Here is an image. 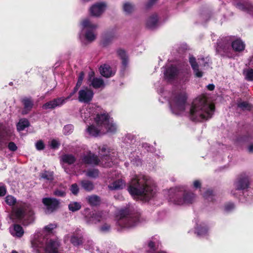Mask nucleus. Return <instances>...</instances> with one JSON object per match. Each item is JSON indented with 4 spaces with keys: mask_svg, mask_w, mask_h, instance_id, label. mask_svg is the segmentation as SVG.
<instances>
[{
    "mask_svg": "<svg viewBox=\"0 0 253 253\" xmlns=\"http://www.w3.org/2000/svg\"><path fill=\"white\" fill-rule=\"evenodd\" d=\"M82 206L80 203L77 202H71L68 205L69 211L75 212L80 210Z\"/></svg>",
    "mask_w": 253,
    "mask_h": 253,
    "instance_id": "35",
    "label": "nucleus"
},
{
    "mask_svg": "<svg viewBox=\"0 0 253 253\" xmlns=\"http://www.w3.org/2000/svg\"><path fill=\"white\" fill-rule=\"evenodd\" d=\"M53 174V171L44 170L42 173H41L40 176L42 178L51 182L54 179Z\"/></svg>",
    "mask_w": 253,
    "mask_h": 253,
    "instance_id": "31",
    "label": "nucleus"
},
{
    "mask_svg": "<svg viewBox=\"0 0 253 253\" xmlns=\"http://www.w3.org/2000/svg\"><path fill=\"white\" fill-rule=\"evenodd\" d=\"M104 127L107 130V132L115 133L117 130L116 125L113 123L108 122L107 125H105Z\"/></svg>",
    "mask_w": 253,
    "mask_h": 253,
    "instance_id": "44",
    "label": "nucleus"
},
{
    "mask_svg": "<svg viewBox=\"0 0 253 253\" xmlns=\"http://www.w3.org/2000/svg\"><path fill=\"white\" fill-rule=\"evenodd\" d=\"M113 36L112 35H105L101 41V43L104 46H107L112 41Z\"/></svg>",
    "mask_w": 253,
    "mask_h": 253,
    "instance_id": "45",
    "label": "nucleus"
},
{
    "mask_svg": "<svg viewBox=\"0 0 253 253\" xmlns=\"http://www.w3.org/2000/svg\"><path fill=\"white\" fill-rule=\"evenodd\" d=\"M195 197V194L186 190L183 186L171 189L169 192L170 201L177 205L192 204Z\"/></svg>",
    "mask_w": 253,
    "mask_h": 253,
    "instance_id": "3",
    "label": "nucleus"
},
{
    "mask_svg": "<svg viewBox=\"0 0 253 253\" xmlns=\"http://www.w3.org/2000/svg\"><path fill=\"white\" fill-rule=\"evenodd\" d=\"M84 72L83 71L81 72L79 74V76L78 77V80L83 82V79L84 78Z\"/></svg>",
    "mask_w": 253,
    "mask_h": 253,
    "instance_id": "61",
    "label": "nucleus"
},
{
    "mask_svg": "<svg viewBox=\"0 0 253 253\" xmlns=\"http://www.w3.org/2000/svg\"><path fill=\"white\" fill-rule=\"evenodd\" d=\"M13 230L15 232V236L19 238L21 237L24 233L23 228L19 224H14Z\"/></svg>",
    "mask_w": 253,
    "mask_h": 253,
    "instance_id": "34",
    "label": "nucleus"
},
{
    "mask_svg": "<svg viewBox=\"0 0 253 253\" xmlns=\"http://www.w3.org/2000/svg\"><path fill=\"white\" fill-rule=\"evenodd\" d=\"M230 44L232 50H234L235 52H241L245 49L246 44L240 38H237L233 41L231 40Z\"/></svg>",
    "mask_w": 253,
    "mask_h": 253,
    "instance_id": "17",
    "label": "nucleus"
},
{
    "mask_svg": "<svg viewBox=\"0 0 253 253\" xmlns=\"http://www.w3.org/2000/svg\"><path fill=\"white\" fill-rule=\"evenodd\" d=\"M87 132L90 135L97 136L98 135L100 132V129L98 128L94 125H92L88 126L87 128Z\"/></svg>",
    "mask_w": 253,
    "mask_h": 253,
    "instance_id": "32",
    "label": "nucleus"
},
{
    "mask_svg": "<svg viewBox=\"0 0 253 253\" xmlns=\"http://www.w3.org/2000/svg\"><path fill=\"white\" fill-rule=\"evenodd\" d=\"M60 145V143L55 139H52L51 141L50 146L52 149L55 150L58 149Z\"/></svg>",
    "mask_w": 253,
    "mask_h": 253,
    "instance_id": "47",
    "label": "nucleus"
},
{
    "mask_svg": "<svg viewBox=\"0 0 253 253\" xmlns=\"http://www.w3.org/2000/svg\"><path fill=\"white\" fill-rule=\"evenodd\" d=\"M70 242L75 246H79L83 244V237L74 234L71 236Z\"/></svg>",
    "mask_w": 253,
    "mask_h": 253,
    "instance_id": "29",
    "label": "nucleus"
},
{
    "mask_svg": "<svg viewBox=\"0 0 253 253\" xmlns=\"http://www.w3.org/2000/svg\"><path fill=\"white\" fill-rule=\"evenodd\" d=\"M235 208V205L232 203H229L225 205V210L227 211H229L233 209H234Z\"/></svg>",
    "mask_w": 253,
    "mask_h": 253,
    "instance_id": "54",
    "label": "nucleus"
},
{
    "mask_svg": "<svg viewBox=\"0 0 253 253\" xmlns=\"http://www.w3.org/2000/svg\"><path fill=\"white\" fill-rule=\"evenodd\" d=\"M93 94V91L87 88L81 89L79 91V101L81 102L88 103L92 100Z\"/></svg>",
    "mask_w": 253,
    "mask_h": 253,
    "instance_id": "13",
    "label": "nucleus"
},
{
    "mask_svg": "<svg viewBox=\"0 0 253 253\" xmlns=\"http://www.w3.org/2000/svg\"><path fill=\"white\" fill-rule=\"evenodd\" d=\"M6 193V189L5 186H0V197L4 196Z\"/></svg>",
    "mask_w": 253,
    "mask_h": 253,
    "instance_id": "58",
    "label": "nucleus"
},
{
    "mask_svg": "<svg viewBox=\"0 0 253 253\" xmlns=\"http://www.w3.org/2000/svg\"><path fill=\"white\" fill-rule=\"evenodd\" d=\"M189 61L196 77L201 78L203 75V73L202 71L199 70V65L196 62L195 57L192 55L190 56L189 57Z\"/></svg>",
    "mask_w": 253,
    "mask_h": 253,
    "instance_id": "20",
    "label": "nucleus"
},
{
    "mask_svg": "<svg viewBox=\"0 0 253 253\" xmlns=\"http://www.w3.org/2000/svg\"><path fill=\"white\" fill-rule=\"evenodd\" d=\"M236 190H244L249 188L250 185L249 178L245 173L240 174L234 184Z\"/></svg>",
    "mask_w": 253,
    "mask_h": 253,
    "instance_id": "11",
    "label": "nucleus"
},
{
    "mask_svg": "<svg viewBox=\"0 0 253 253\" xmlns=\"http://www.w3.org/2000/svg\"><path fill=\"white\" fill-rule=\"evenodd\" d=\"M7 147L9 150L13 152L16 151L17 150V147L13 142H10L8 143Z\"/></svg>",
    "mask_w": 253,
    "mask_h": 253,
    "instance_id": "53",
    "label": "nucleus"
},
{
    "mask_svg": "<svg viewBox=\"0 0 253 253\" xmlns=\"http://www.w3.org/2000/svg\"><path fill=\"white\" fill-rule=\"evenodd\" d=\"M248 7L246 12L250 14L253 15V5L249 3Z\"/></svg>",
    "mask_w": 253,
    "mask_h": 253,
    "instance_id": "59",
    "label": "nucleus"
},
{
    "mask_svg": "<svg viewBox=\"0 0 253 253\" xmlns=\"http://www.w3.org/2000/svg\"><path fill=\"white\" fill-rule=\"evenodd\" d=\"M66 102L64 97H58L47 102L42 106L43 109H53L57 107H60Z\"/></svg>",
    "mask_w": 253,
    "mask_h": 253,
    "instance_id": "15",
    "label": "nucleus"
},
{
    "mask_svg": "<svg viewBox=\"0 0 253 253\" xmlns=\"http://www.w3.org/2000/svg\"><path fill=\"white\" fill-rule=\"evenodd\" d=\"M42 242L45 243V253H60L58 252L60 245L57 240L43 238Z\"/></svg>",
    "mask_w": 253,
    "mask_h": 253,
    "instance_id": "10",
    "label": "nucleus"
},
{
    "mask_svg": "<svg viewBox=\"0 0 253 253\" xmlns=\"http://www.w3.org/2000/svg\"><path fill=\"white\" fill-rule=\"evenodd\" d=\"M237 106L238 107L241 108L243 111H250L252 108V105L246 101L239 102L237 104Z\"/></svg>",
    "mask_w": 253,
    "mask_h": 253,
    "instance_id": "37",
    "label": "nucleus"
},
{
    "mask_svg": "<svg viewBox=\"0 0 253 253\" xmlns=\"http://www.w3.org/2000/svg\"><path fill=\"white\" fill-rule=\"evenodd\" d=\"M99 171L97 169H91L87 170L86 175L90 177L96 178L98 177Z\"/></svg>",
    "mask_w": 253,
    "mask_h": 253,
    "instance_id": "40",
    "label": "nucleus"
},
{
    "mask_svg": "<svg viewBox=\"0 0 253 253\" xmlns=\"http://www.w3.org/2000/svg\"><path fill=\"white\" fill-rule=\"evenodd\" d=\"M82 161L83 163L86 165L98 166L100 164V160L97 155L89 152L82 157Z\"/></svg>",
    "mask_w": 253,
    "mask_h": 253,
    "instance_id": "14",
    "label": "nucleus"
},
{
    "mask_svg": "<svg viewBox=\"0 0 253 253\" xmlns=\"http://www.w3.org/2000/svg\"><path fill=\"white\" fill-rule=\"evenodd\" d=\"M148 246L150 250L151 251H154L157 250V247L156 246L155 242L152 241H150L148 244Z\"/></svg>",
    "mask_w": 253,
    "mask_h": 253,
    "instance_id": "55",
    "label": "nucleus"
},
{
    "mask_svg": "<svg viewBox=\"0 0 253 253\" xmlns=\"http://www.w3.org/2000/svg\"><path fill=\"white\" fill-rule=\"evenodd\" d=\"M12 213L16 219L27 220L28 223H31L34 219V212L31 206L21 201L18 202L12 208Z\"/></svg>",
    "mask_w": 253,
    "mask_h": 253,
    "instance_id": "4",
    "label": "nucleus"
},
{
    "mask_svg": "<svg viewBox=\"0 0 253 253\" xmlns=\"http://www.w3.org/2000/svg\"><path fill=\"white\" fill-rule=\"evenodd\" d=\"M30 126V122L27 119H20L17 125V129L18 131L24 130Z\"/></svg>",
    "mask_w": 253,
    "mask_h": 253,
    "instance_id": "28",
    "label": "nucleus"
},
{
    "mask_svg": "<svg viewBox=\"0 0 253 253\" xmlns=\"http://www.w3.org/2000/svg\"><path fill=\"white\" fill-rule=\"evenodd\" d=\"M21 102L24 106L22 114L25 115L28 114L31 111L34 106L33 100L31 97H25L22 99Z\"/></svg>",
    "mask_w": 253,
    "mask_h": 253,
    "instance_id": "18",
    "label": "nucleus"
},
{
    "mask_svg": "<svg viewBox=\"0 0 253 253\" xmlns=\"http://www.w3.org/2000/svg\"><path fill=\"white\" fill-rule=\"evenodd\" d=\"M157 0H150L147 4V7L149 8L154 4Z\"/></svg>",
    "mask_w": 253,
    "mask_h": 253,
    "instance_id": "64",
    "label": "nucleus"
},
{
    "mask_svg": "<svg viewBox=\"0 0 253 253\" xmlns=\"http://www.w3.org/2000/svg\"><path fill=\"white\" fill-rule=\"evenodd\" d=\"M187 94L184 91L177 92L173 95L170 107L173 113L179 115L185 110Z\"/></svg>",
    "mask_w": 253,
    "mask_h": 253,
    "instance_id": "6",
    "label": "nucleus"
},
{
    "mask_svg": "<svg viewBox=\"0 0 253 253\" xmlns=\"http://www.w3.org/2000/svg\"><path fill=\"white\" fill-rule=\"evenodd\" d=\"M123 10L127 14H130L133 11L134 6L129 2H126L123 5Z\"/></svg>",
    "mask_w": 253,
    "mask_h": 253,
    "instance_id": "43",
    "label": "nucleus"
},
{
    "mask_svg": "<svg viewBox=\"0 0 253 253\" xmlns=\"http://www.w3.org/2000/svg\"><path fill=\"white\" fill-rule=\"evenodd\" d=\"M215 106L208 102L205 96L197 97L192 102L189 112V118L194 122H202L212 117Z\"/></svg>",
    "mask_w": 253,
    "mask_h": 253,
    "instance_id": "2",
    "label": "nucleus"
},
{
    "mask_svg": "<svg viewBox=\"0 0 253 253\" xmlns=\"http://www.w3.org/2000/svg\"><path fill=\"white\" fill-rule=\"evenodd\" d=\"M110 116L109 114L105 112L103 113H98L96 115L94 121L98 127H104L107 125L109 121Z\"/></svg>",
    "mask_w": 253,
    "mask_h": 253,
    "instance_id": "16",
    "label": "nucleus"
},
{
    "mask_svg": "<svg viewBox=\"0 0 253 253\" xmlns=\"http://www.w3.org/2000/svg\"><path fill=\"white\" fill-rule=\"evenodd\" d=\"M74 130V126L72 125L69 124L64 126L63 132L65 135H69L71 134Z\"/></svg>",
    "mask_w": 253,
    "mask_h": 253,
    "instance_id": "46",
    "label": "nucleus"
},
{
    "mask_svg": "<svg viewBox=\"0 0 253 253\" xmlns=\"http://www.w3.org/2000/svg\"><path fill=\"white\" fill-rule=\"evenodd\" d=\"M42 203L46 207L47 212L52 213L57 211L60 207V202L54 198H43Z\"/></svg>",
    "mask_w": 253,
    "mask_h": 253,
    "instance_id": "8",
    "label": "nucleus"
},
{
    "mask_svg": "<svg viewBox=\"0 0 253 253\" xmlns=\"http://www.w3.org/2000/svg\"><path fill=\"white\" fill-rule=\"evenodd\" d=\"M82 25L84 28L89 29L87 30L85 34V39L89 42L94 41L96 39V36L94 34L93 30L97 27V25L92 24L87 19L83 20Z\"/></svg>",
    "mask_w": 253,
    "mask_h": 253,
    "instance_id": "9",
    "label": "nucleus"
},
{
    "mask_svg": "<svg viewBox=\"0 0 253 253\" xmlns=\"http://www.w3.org/2000/svg\"><path fill=\"white\" fill-rule=\"evenodd\" d=\"M99 70L101 75L106 78H109L115 74L113 72L111 67L107 64H104L101 66Z\"/></svg>",
    "mask_w": 253,
    "mask_h": 253,
    "instance_id": "25",
    "label": "nucleus"
},
{
    "mask_svg": "<svg viewBox=\"0 0 253 253\" xmlns=\"http://www.w3.org/2000/svg\"><path fill=\"white\" fill-rule=\"evenodd\" d=\"M231 39V37H226L217 42L216 47L217 53L222 57H226L229 58L234 57L230 44Z\"/></svg>",
    "mask_w": 253,
    "mask_h": 253,
    "instance_id": "7",
    "label": "nucleus"
},
{
    "mask_svg": "<svg viewBox=\"0 0 253 253\" xmlns=\"http://www.w3.org/2000/svg\"><path fill=\"white\" fill-rule=\"evenodd\" d=\"M87 203L91 207H97L100 205L101 198L96 195H91L85 198Z\"/></svg>",
    "mask_w": 253,
    "mask_h": 253,
    "instance_id": "22",
    "label": "nucleus"
},
{
    "mask_svg": "<svg viewBox=\"0 0 253 253\" xmlns=\"http://www.w3.org/2000/svg\"><path fill=\"white\" fill-rule=\"evenodd\" d=\"M154 189L151 178L143 174H135L131 179L127 187L132 196L140 197L145 201H149L154 196Z\"/></svg>",
    "mask_w": 253,
    "mask_h": 253,
    "instance_id": "1",
    "label": "nucleus"
},
{
    "mask_svg": "<svg viewBox=\"0 0 253 253\" xmlns=\"http://www.w3.org/2000/svg\"><path fill=\"white\" fill-rule=\"evenodd\" d=\"M140 215L137 212H130L128 209L122 210L120 211V218L118 224L122 227H131L135 226L139 221Z\"/></svg>",
    "mask_w": 253,
    "mask_h": 253,
    "instance_id": "5",
    "label": "nucleus"
},
{
    "mask_svg": "<svg viewBox=\"0 0 253 253\" xmlns=\"http://www.w3.org/2000/svg\"><path fill=\"white\" fill-rule=\"evenodd\" d=\"M56 225L55 224H49L45 226L44 228L45 231L48 233H50L56 227Z\"/></svg>",
    "mask_w": 253,
    "mask_h": 253,
    "instance_id": "51",
    "label": "nucleus"
},
{
    "mask_svg": "<svg viewBox=\"0 0 253 253\" xmlns=\"http://www.w3.org/2000/svg\"><path fill=\"white\" fill-rule=\"evenodd\" d=\"M203 197L205 199L210 202H213L214 200V195L212 190H207L204 194Z\"/></svg>",
    "mask_w": 253,
    "mask_h": 253,
    "instance_id": "39",
    "label": "nucleus"
},
{
    "mask_svg": "<svg viewBox=\"0 0 253 253\" xmlns=\"http://www.w3.org/2000/svg\"><path fill=\"white\" fill-rule=\"evenodd\" d=\"M70 190H71L72 193L74 195H77L78 194L79 191V189L77 184H76V183L73 184L71 186Z\"/></svg>",
    "mask_w": 253,
    "mask_h": 253,
    "instance_id": "50",
    "label": "nucleus"
},
{
    "mask_svg": "<svg viewBox=\"0 0 253 253\" xmlns=\"http://www.w3.org/2000/svg\"><path fill=\"white\" fill-rule=\"evenodd\" d=\"M244 75L245 76V79L248 81H253V69L251 68L248 69L244 71Z\"/></svg>",
    "mask_w": 253,
    "mask_h": 253,
    "instance_id": "42",
    "label": "nucleus"
},
{
    "mask_svg": "<svg viewBox=\"0 0 253 253\" xmlns=\"http://www.w3.org/2000/svg\"><path fill=\"white\" fill-rule=\"evenodd\" d=\"M79 88V87L75 86L74 88L73 91L70 93L69 96L68 97H67L66 98H64V99H66V101L67 100L69 99L78 91Z\"/></svg>",
    "mask_w": 253,
    "mask_h": 253,
    "instance_id": "57",
    "label": "nucleus"
},
{
    "mask_svg": "<svg viewBox=\"0 0 253 253\" xmlns=\"http://www.w3.org/2000/svg\"><path fill=\"white\" fill-rule=\"evenodd\" d=\"M106 6L104 3H99L92 5L90 9L91 15L94 16H99L104 11Z\"/></svg>",
    "mask_w": 253,
    "mask_h": 253,
    "instance_id": "19",
    "label": "nucleus"
},
{
    "mask_svg": "<svg viewBox=\"0 0 253 253\" xmlns=\"http://www.w3.org/2000/svg\"><path fill=\"white\" fill-rule=\"evenodd\" d=\"M158 16L154 14L150 16L147 19L146 23V27L150 29H153L156 27L158 23Z\"/></svg>",
    "mask_w": 253,
    "mask_h": 253,
    "instance_id": "23",
    "label": "nucleus"
},
{
    "mask_svg": "<svg viewBox=\"0 0 253 253\" xmlns=\"http://www.w3.org/2000/svg\"><path fill=\"white\" fill-rule=\"evenodd\" d=\"M101 155L100 160V165L104 168L111 167L113 164V159L110 155L104 154H101Z\"/></svg>",
    "mask_w": 253,
    "mask_h": 253,
    "instance_id": "24",
    "label": "nucleus"
},
{
    "mask_svg": "<svg viewBox=\"0 0 253 253\" xmlns=\"http://www.w3.org/2000/svg\"><path fill=\"white\" fill-rule=\"evenodd\" d=\"M62 161L69 165H71L76 161V157L72 154H64L61 157Z\"/></svg>",
    "mask_w": 253,
    "mask_h": 253,
    "instance_id": "26",
    "label": "nucleus"
},
{
    "mask_svg": "<svg viewBox=\"0 0 253 253\" xmlns=\"http://www.w3.org/2000/svg\"><path fill=\"white\" fill-rule=\"evenodd\" d=\"M193 185H194V188H195L196 189L201 188V183L199 180H196L194 181Z\"/></svg>",
    "mask_w": 253,
    "mask_h": 253,
    "instance_id": "60",
    "label": "nucleus"
},
{
    "mask_svg": "<svg viewBox=\"0 0 253 253\" xmlns=\"http://www.w3.org/2000/svg\"><path fill=\"white\" fill-rule=\"evenodd\" d=\"M84 212V218L88 224H96L101 221L102 216L99 213L90 212L88 208L86 209Z\"/></svg>",
    "mask_w": 253,
    "mask_h": 253,
    "instance_id": "12",
    "label": "nucleus"
},
{
    "mask_svg": "<svg viewBox=\"0 0 253 253\" xmlns=\"http://www.w3.org/2000/svg\"><path fill=\"white\" fill-rule=\"evenodd\" d=\"M110 229V226L107 223L103 224L101 227V228H100L101 230L103 232H107V231H109Z\"/></svg>",
    "mask_w": 253,
    "mask_h": 253,
    "instance_id": "56",
    "label": "nucleus"
},
{
    "mask_svg": "<svg viewBox=\"0 0 253 253\" xmlns=\"http://www.w3.org/2000/svg\"><path fill=\"white\" fill-rule=\"evenodd\" d=\"M117 53L121 59L127 57L126 54V51L122 48L118 49L117 51Z\"/></svg>",
    "mask_w": 253,
    "mask_h": 253,
    "instance_id": "52",
    "label": "nucleus"
},
{
    "mask_svg": "<svg viewBox=\"0 0 253 253\" xmlns=\"http://www.w3.org/2000/svg\"><path fill=\"white\" fill-rule=\"evenodd\" d=\"M178 73L177 68L173 65H171L166 69L165 76L169 80H173L177 76Z\"/></svg>",
    "mask_w": 253,
    "mask_h": 253,
    "instance_id": "21",
    "label": "nucleus"
},
{
    "mask_svg": "<svg viewBox=\"0 0 253 253\" xmlns=\"http://www.w3.org/2000/svg\"><path fill=\"white\" fill-rule=\"evenodd\" d=\"M5 203L9 206H15L17 203L16 199L12 195H7L5 197Z\"/></svg>",
    "mask_w": 253,
    "mask_h": 253,
    "instance_id": "41",
    "label": "nucleus"
},
{
    "mask_svg": "<svg viewBox=\"0 0 253 253\" xmlns=\"http://www.w3.org/2000/svg\"><path fill=\"white\" fill-rule=\"evenodd\" d=\"M249 3V2H241L240 1L233 2V5L236 8L245 12L247 11Z\"/></svg>",
    "mask_w": 253,
    "mask_h": 253,
    "instance_id": "30",
    "label": "nucleus"
},
{
    "mask_svg": "<svg viewBox=\"0 0 253 253\" xmlns=\"http://www.w3.org/2000/svg\"><path fill=\"white\" fill-rule=\"evenodd\" d=\"M82 187L86 191H91L94 188L93 183L88 180H83L81 181Z\"/></svg>",
    "mask_w": 253,
    "mask_h": 253,
    "instance_id": "27",
    "label": "nucleus"
},
{
    "mask_svg": "<svg viewBox=\"0 0 253 253\" xmlns=\"http://www.w3.org/2000/svg\"><path fill=\"white\" fill-rule=\"evenodd\" d=\"M53 195L57 197H64L66 196V192L63 190L57 189L54 191Z\"/></svg>",
    "mask_w": 253,
    "mask_h": 253,
    "instance_id": "48",
    "label": "nucleus"
},
{
    "mask_svg": "<svg viewBox=\"0 0 253 253\" xmlns=\"http://www.w3.org/2000/svg\"><path fill=\"white\" fill-rule=\"evenodd\" d=\"M125 184V182L122 179H118L114 181L110 188L113 190L121 189H123Z\"/></svg>",
    "mask_w": 253,
    "mask_h": 253,
    "instance_id": "33",
    "label": "nucleus"
},
{
    "mask_svg": "<svg viewBox=\"0 0 253 253\" xmlns=\"http://www.w3.org/2000/svg\"><path fill=\"white\" fill-rule=\"evenodd\" d=\"M122 64L124 66V67H126L127 64V61H128V58L127 57H126L125 58H122Z\"/></svg>",
    "mask_w": 253,
    "mask_h": 253,
    "instance_id": "62",
    "label": "nucleus"
},
{
    "mask_svg": "<svg viewBox=\"0 0 253 253\" xmlns=\"http://www.w3.org/2000/svg\"><path fill=\"white\" fill-rule=\"evenodd\" d=\"M36 147L38 150H42L45 148V145L43 142L40 140L38 141L36 143Z\"/></svg>",
    "mask_w": 253,
    "mask_h": 253,
    "instance_id": "49",
    "label": "nucleus"
},
{
    "mask_svg": "<svg viewBox=\"0 0 253 253\" xmlns=\"http://www.w3.org/2000/svg\"><path fill=\"white\" fill-rule=\"evenodd\" d=\"M197 234L198 236H203L207 234L208 228L207 226H203L201 225H198L196 228Z\"/></svg>",
    "mask_w": 253,
    "mask_h": 253,
    "instance_id": "38",
    "label": "nucleus"
},
{
    "mask_svg": "<svg viewBox=\"0 0 253 253\" xmlns=\"http://www.w3.org/2000/svg\"><path fill=\"white\" fill-rule=\"evenodd\" d=\"M104 84V81L102 79L94 78L92 81L91 85L94 88H100Z\"/></svg>",
    "mask_w": 253,
    "mask_h": 253,
    "instance_id": "36",
    "label": "nucleus"
},
{
    "mask_svg": "<svg viewBox=\"0 0 253 253\" xmlns=\"http://www.w3.org/2000/svg\"><path fill=\"white\" fill-rule=\"evenodd\" d=\"M207 87L209 90L212 91L214 90V89L215 88V86L213 84H208L207 85Z\"/></svg>",
    "mask_w": 253,
    "mask_h": 253,
    "instance_id": "63",
    "label": "nucleus"
}]
</instances>
